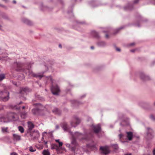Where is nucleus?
I'll list each match as a JSON object with an SVG mask.
<instances>
[{"instance_id":"obj_1","label":"nucleus","mask_w":155,"mask_h":155,"mask_svg":"<svg viewBox=\"0 0 155 155\" xmlns=\"http://www.w3.org/2000/svg\"><path fill=\"white\" fill-rule=\"evenodd\" d=\"M61 126L65 131L69 132L72 136L71 143L74 146L77 145L76 139H78L80 140H91V137H93L94 133L97 134L101 130V125L100 124L96 125H92V128L94 131L91 130L88 131L85 130L83 135L82 134L77 132L73 133L70 130V128L66 122H64L62 123L61 124Z\"/></svg>"},{"instance_id":"obj_2","label":"nucleus","mask_w":155,"mask_h":155,"mask_svg":"<svg viewBox=\"0 0 155 155\" xmlns=\"http://www.w3.org/2000/svg\"><path fill=\"white\" fill-rule=\"evenodd\" d=\"M33 64L34 62H33L27 64H26V68L24 69L25 64L20 62L16 61L14 62L12 65V68L17 71L25 72L26 75H28L30 77L31 76H32L41 79L44 76L43 74L44 72L36 74L34 73L31 69V66Z\"/></svg>"},{"instance_id":"obj_3","label":"nucleus","mask_w":155,"mask_h":155,"mask_svg":"<svg viewBox=\"0 0 155 155\" xmlns=\"http://www.w3.org/2000/svg\"><path fill=\"white\" fill-rule=\"evenodd\" d=\"M45 79L46 81V83L49 81L51 83L52 86L51 87V91L52 94L54 95H58V93L60 91V89L57 84L56 81L53 80L50 75L46 77Z\"/></svg>"},{"instance_id":"obj_4","label":"nucleus","mask_w":155,"mask_h":155,"mask_svg":"<svg viewBox=\"0 0 155 155\" xmlns=\"http://www.w3.org/2000/svg\"><path fill=\"white\" fill-rule=\"evenodd\" d=\"M18 119L16 114L11 113L9 114L8 117L6 118L3 117H0V122L7 123L10 121H16Z\"/></svg>"},{"instance_id":"obj_5","label":"nucleus","mask_w":155,"mask_h":155,"mask_svg":"<svg viewBox=\"0 0 155 155\" xmlns=\"http://www.w3.org/2000/svg\"><path fill=\"white\" fill-rule=\"evenodd\" d=\"M124 115L123 114H120L119 115L118 120H120L122 122H120V124L121 126L129 125V120L128 118H124Z\"/></svg>"},{"instance_id":"obj_6","label":"nucleus","mask_w":155,"mask_h":155,"mask_svg":"<svg viewBox=\"0 0 155 155\" xmlns=\"http://www.w3.org/2000/svg\"><path fill=\"white\" fill-rule=\"evenodd\" d=\"M87 24L85 21H81L78 20H76L74 22L73 28L79 31H81V29L80 28V25H86Z\"/></svg>"},{"instance_id":"obj_7","label":"nucleus","mask_w":155,"mask_h":155,"mask_svg":"<svg viewBox=\"0 0 155 155\" xmlns=\"http://www.w3.org/2000/svg\"><path fill=\"white\" fill-rule=\"evenodd\" d=\"M9 99V93L8 92H0V101H6Z\"/></svg>"},{"instance_id":"obj_8","label":"nucleus","mask_w":155,"mask_h":155,"mask_svg":"<svg viewBox=\"0 0 155 155\" xmlns=\"http://www.w3.org/2000/svg\"><path fill=\"white\" fill-rule=\"evenodd\" d=\"M80 122V119L77 116H74L73 117V120L70 122V124L72 127H75Z\"/></svg>"},{"instance_id":"obj_9","label":"nucleus","mask_w":155,"mask_h":155,"mask_svg":"<svg viewBox=\"0 0 155 155\" xmlns=\"http://www.w3.org/2000/svg\"><path fill=\"white\" fill-rule=\"evenodd\" d=\"M82 0H71L72 2L75 3L77 2H81ZM74 4H73L71 6H69L68 8V10L67 11V14L71 17L74 16L72 12V8L74 6Z\"/></svg>"},{"instance_id":"obj_10","label":"nucleus","mask_w":155,"mask_h":155,"mask_svg":"<svg viewBox=\"0 0 155 155\" xmlns=\"http://www.w3.org/2000/svg\"><path fill=\"white\" fill-rule=\"evenodd\" d=\"M88 4L92 8L97 7L101 5L97 1L94 0H91L88 1Z\"/></svg>"},{"instance_id":"obj_11","label":"nucleus","mask_w":155,"mask_h":155,"mask_svg":"<svg viewBox=\"0 0 155 155\" xmlns=\"http://www.w3.org/2000/svg\"><path fill=\"white\" fill-rule=\"evenodd\" d=\"M100 150L101 151L102 154L105 155L108 154L110 151L107 146H101L100 147Z\"/></svg>"},{"instance_id":"obj_12","label":"nucleus","mask_w":155,"mask_h":155,"mask_svg":"<svg viewBox=\"0 0 155 155\" xmlns=\"http://www.w3.org/2000/svg\"><path fill=\"white\" fill-rule=\"evenodd\" d=\"M139 74L140 79L143 81L148 80L150 79L149 76L145 74L143 72H140L139 73Z\"/></svg>"},{"instance_id":"obj_13","label":"nucleus","mask_w":155,"mask_h":155,"mask_svg":"<svg viewBox=\"0 0 155 155\" xmlns=\"http://www.w3.org/2000/svg\"><path fill=\"white\" fill-rule=\"evenodd\" d=\"M147 130V138L148 139H150L153 137V136L152 135V133L153 132V130L151 128L147 127L146 128Z\"/></svg>"},{"instance_id":"obj_14","label":"nucleus","mask_w":155,"mask_h":155,"mask_svg":"<svg viewBox=\"0 0 155 155\" xmlns=\"http://www.w3.org/2000/svg\"><path fill=\"white\" fill-rule=\"evenodd\" d=\"M89 34L91 37L97 39L100 38H101L99 33L94 30L91 31Z\"/></svg>"},{"instance_id":"obj_15","label":"nucleus","mask_w":155,"mask_h":155,"mask_svg":"<svg viewBox=\"0 0 155 155\" xmlns=\"http://www.w3.org/2000/svg\"><path fill=\"white\" fill-rule=\"evenodd\" d=\"M32 112L33 114L34 115H42L41 114V113L43 112L42 110L38 108H36L33 109L32 110Z\"/></svg>"},{"instance_id":"obj_16","label":"nucleus","mask_w":155,"mask_h":155,"mask_svg":"<svg viewBox=\"0 0 155 155\" xmlns=\"http://www.w3.org/2000/svg\"><path fill=\"white\" fill-rule=\"evenodd\" d=\"M97 46L101 48H104L107 46L106 42L103 41L99 40L96 43Z\"/></svg>"},{"instance_id":"obj_17","label":"nucleus","mask_w":155,"mask_h":155,"mask_svg":"<svg viewBox=\"0 0 155 155\" xmlns=\"http://www.w3.org/2000/svg\"><path fill=\"white\" fill-rule=\"evenodd\" d=\"M133 6L130 2H129L123 7L124 10L126 11H130L133 9Z\"/></svg>"},{"instance_id":"obj_18","label":"nucleus","mask_w":155,"mask_h":155,"mask_svg":"<svg viewBox=\"0 0 155 155\" xmlns=\"http://www.w3.org/2000/svg\"><path fill=\"white\" fill-rule=\"evenodd\" d=\"M49 62L50 65L47 67V69L48 70L53 72L54 70V69H53V67L51 66V65H52L54 67L56 66V63L53 61H49Z\"/></svg>"},{"instance_id":"obj_19","label":"nucleus","mask_w":155,"mask_h":155,"mask_svg":"<svg viewBox=\"0 0 155 155\" xmlns=\"http://www.w3.org/2000/svg\"><path fill=\"white\" fill-rule=\"evenodd\" d=\"M72 106L76 107L83 104L82 102L75 100H73L71 101Z\"/></svg>"},{"instance_id":"obj_20","label":"nucleus","mask_w":155,"mask_h":155,"mask_svg":"<svg viewBox=\"0 0 155 155\" xmlns=\"http://www.w3.org/2000/svg\"><path fill=\"white\" fill-rule=\"evenodd\" d=\"M87 147L92 150H94L96 149V145L92 140V142L91 143H89L87 144Z\"/></svg>"},{"instance_id":"obj_21","label":"nucleus","mask_w":155,"mask_h":155,"mask_svg":"<svg viewBox=\"0 0 155 155\" xmlns=\"http://www.w3.org/2000/svg\"><path fill=\"white\" fill-rule=\"evenodd\" d=\"M29 89L27 87L22 88L20 89V93L24 95L26 94V92H28Z\"/></svg>"},{"instance_id":"obj_22","label":"nucleus","mask_w":155,"mask_h":155,"mask_svg":"<svg viewBox=\"0 0 155 155\" xmlns=\"http://www.w3.org/2000/svg\"><path fill=\"white\" fill-rule=\"evenodd\" d=\"M126 133L127 139L129 140H132L133 137V132L131 131L126 132Z\"/></svg>"},{"instance_id":"obj_23","label":"nucleus","mask_w":155,"mask_h":155,"mask_svg":"<svg viewBox=\"0 0 155 155\" xmlns=\"http://www.w3.org/2000/svg\"><path fill=\"white\" fill-rule=\"evenodd\" d=\"M51 149L52 150L55 149L57 153L58 154H59L60 152H59L58 146L56 144H53L51 145Z\"/></svg>"},{"instance_id":"obj_24","label":"nucleus","mask_w":155,"mask_h":155,"mask_svg":"<svg viewBox=\"0 0 155 155\" xmlns=\"http://www.w3.org/2000/svg\"><path fill=\"white\" fill-rule=\"evenodd\" d=\"M137 19L138 20L136 24H134V25L136 26L139 27L140 26V23L142 22V18L141 16L139 15L137 17Z\"/></svg>"},{"instance_id":"obj_25","label":"nucleus","mask_w":155,"mask_h":155,"mask_svg":"<svg viewBox=\"0 0 155 155\" xmlns=\"http://www.w3.org/2000/svg\"><path fill=\"white\" fill-rule=\"evenodd\" d=\"M52 112L55 114L59 115L61 114V111L58 108L54 107L52 110Z\"/></svg>"},{"instance_id":"obj_26","label":"nucleus","mask_w":155,"mask_h":155,"mask_svg":"<svg viewBox=\"0 0 155 155\" xmlns=\"http://www.w3.org/2000/svg\"><path fill=\"white\" fill-rule=\"evenodd\" d=\"M13 136L14 141H18L21 140V137L19 135L16 134H13Z\"/></svg>"},{"instance_id":"obj_27","label":"nucleus","mask_w":155,"mask_h":155,"mask_svg":"<svg viewBox=\"0 0 155 155\" xmlns=\"http://www.w3.org/2000/svg\"><path fill=\"white\" fill-rule=\"evenodd\" d=\"M41 9L42 10L44 11V10H47L48 11H50L51 9H52V8H50L49 7H47V6H44L42 4H41Z\"/></svg>"},{"instance_id":"obj_28","label":"nucleus","mask_w":155,"mask_h":155,"mask_svg":"<svg viewBox=\"0 0 155 155\" xmlns=\"http://www.w3.org/2000/svg\"><path fill=\"white\" fill-rule=\"evenodd\" d=\"M22 21L24 23L27 24L29 25H31V21L25 18H23L22 19Z\"/></svg>"},{"instance_id":"obj_29","label":"nucleus","mask_w":155,"mask_h":155,"mask_svg":"<svg viewBox=\"0 0 155 155\" xmlns=\"http://www.w3.org/2000/svg\"><path fill=\"white\" fill-rule=\"evenodd\" d=\"M124 28V26H121L118 28H117L115 29L114 32V34H116L119 32V31L122 29H123Z\"/></svg>"},{"instance_id":"obj_30","label":"nucleus","mask_w":155,"mask_h":155,"mask_svg":"<svg viewBox=\"0 0 155 155\" xmlns=\"http://www.w3.org/2000/svg\"><path fill=\"white\" fill-rule=\"evenodd\" d=\"M65 145L66 147H69L71 150L72 151H74L75 148L74 147H72L71 146V145L69 143H66L65 144Z\"/></svg>"},{"instance_id":"obj_31","label":"nucleus","mask_w":155,"mask_h":155,"mask_svg":"<svg viewBox=\"0 0 155 155\" xmlns=\"http://www.w3.org/2000/svg\"><path fill=\"white\" fill-rule=\"evenodd\" d=\"M28 127L30 130H31L34 127V124L31 122H28Z\"/></svg>"},{"instance_id":"obj_32","label":"nucleus","mask_w":155,"mask_h":155,"mask_svg":"<svg viewBox=\"0 0 155 155\" xmlns=\"http://www.w3.org/2000/svg\"><path fill=\"white\" fill-rule=\"evenodd\" d=\"M27 113L25 112H23L21 114V117L23 119H25L27 117Z\"/></svg>"},{"instance_id":"obj_33","label":"nucleus","mask_w":155,"mask_h":155,"mask_svg":"<svg viewBox=\"0 0 155 155\" xmlns=\"http://www.w3.org/2000/svg\"><path fill=\"white\" fill-rule=\"evenodd\" d=\"M8 127H2V132L3 133H8Z\"/></svg>"},{"instance_id":"obj_34","label":"nucleus","mask_w":155,"mask_h":155,"mask_svg":"<svg viewBox=\"0 0 155 155\" xmlns=\"http://www.w3.org/2000/svg\"><path fill=\"white\" fill-rule=\"evenodd\" d=\"M59 152H60L59 154H61L62 153V152L61 150H62L65 151H66V150L64 147H59Z\"/></svg>"},{"instance_id":"obj_35","label":"nucleus","mask_w":155,"mask_h":155,"mask_svg":"<svg viewBox=\"0 0 155 155\" xmlns=\"http://www.w3.org/2000/svg\"><path fill=\"white\" fill-rule=\"evenodd\" d=\"M18 130L21 133H23L24 132V129L21 126H19L18 127Z\"/></svg>"},{"instance_id":"obj_36","label":"nucleus","mask_w":155,"mask_h":155,"mask_svg":"<svg viewBox=\"0 0 155 155\" xmlns=\"http://www.w3.org/2000/svg\"><path fill=\"white\" fill-rule=\"evenodd\" d=\"M43 155H50L49 152L47 150H44L43 152Z\"/></svg>"},{"instance_id":"obj_37","label":"nucleus","mask_w":155,"mask_h":155,"mask_svg":"<svg viewBox=\"0 0 155 155\" xmlns=\"http://www.w3.org/2000/svg\"><path fill=\"white\" fill-rule=\"evenodd\" d=\"M2 17L5 19H8V16L4 13H3L2 14Z\"/></svg>"},{"instance_id":"obj_38","label":"nucleus","mask_w":155,"mask_h":155,"mask_svg":"<svg viewBox=\"0 0 155 155\" xmlns=\"http://www.w3.org/2000/svg\"><path fill=\"white\" fill-rule=\"evenodd\" d=\"M5 78V74H0V81H2Z\"/></svg>"},{"instance_id":"obj_39","label":"nucleus","mask_w":155,"mask_h":155,"mask_svg":"<svg viewBox=\"0 0 155 155\" xmlns=\"http://www.w3.org/2000/svg\"><path fill=\"white\" fill-rule=\"evenodd\" d=\"M57 2L61 5H63L64 4V2L63 0H58Z\"/></svg>"},{"instance_id":"obj_40","label":"nucleus","mask_w":155,"mask_h":155,"mask_svg":"<svg viewBox=\"0 0 155 155\" xmlns=\"http://www.w3.org/2000/svg\"><path fill=\"white\" fill-rule=\"evenodd\" d=\"M119 138L120 140H121V139H124V137H125L124 135L123 134H120L119 135Z\"/></svg>"},{"instance_id":"obj_41","label":"nucleus","mask_w":155,"mask_h":155,"mask_svg":"<svg viewBox=\"0 0 155 155\" xmlns=\"http://www.w3.org/2000/svg\"><path fill=\"white\" fill-rule=\"evenodd\" d=\"M150 118L152 120H155V117L153 115H150Z\"/></svg>"},{"instance_id":"obj_42","label":"nucleus","mask_w":155,"mask_h":155,"mask_svg":"<svg viewBox=\"0 0 155 155\" xmlns=\"http://www.w3.org/2000/svg\"><path fill=\"white\" fill-rule=\"evenodd\" d=\"M29 151L31 152H33L36 150H34L32 147H29Z\"/></svg>"},{"instance_id":"obj_43","label":"nucleus","mask_w":155,"mask_h":155,"mask_svg":"<svg viewBox=\"0 0 155 155\" xmlns=\"http://www.w3.org/2000/svg\"><path fill=\"white\" fill-rule=\"evenodd\" d=\"M7 59V58L3 56L0 57V60H6Z\"/></svg>"},{"instance_id":"obj_44","label":"nucleus","mask_w":155,"mask_h":155,"mask_svg":"<svg viewBox=\"0 0 155 155\" xmlns=\"http://www.w3.org/2000/svg\"><path fill=\"white\" fill-rule=\"evenodd\" d=\"M71 89L70 88H67L65 90L66 92L67 93H68L70 92Z\"/></svg>"},{"instance_id":"obj_45","label":"nucleus","mask_w":155,"mask_h":155,"mask_svg":"<svg viewBox=\"0 0 155 155\" xmlns=\"http://www.w3.org/2000/svg\"><path fill=\"white\" fill-rule=\"evenodd\" d=\"M85 96H86V94H83V95H82L81 96H80V97H79V98L80 99H83L85 97Z\"/></svg>"},{"instance_id":"obj_46","label":"nucleus","mask_w":155,"mask_h":155,"mask_svg":"<svg viewBox=\"0 0 155 155\" xmlns=\"http://www.w3.org/2000/svg\"><path fill=\"white\" fill-rule=\"evenodd\" d=\"M59 146V147H62V146L63 145V143L61 142H60L58 143Z\"/></svg>"},{"instance_id":"obj_47","label":"nucleus","mask_w":155,"mask_h":155,"mask_svg":"<svg viewBox=\"0 0 155 155\" xmlns=\"http://www.w3.org/2000/svg\"><path fill=\"white\" fill-rule=\"evenodd\" d=\"M124 155H132V153H125Z\"/></svg>"},{"instance_id":"obj_48","label":"nucleus","mask_w":155,"mask_h":155,"mask_svg":"<svg viewBox=\"0 0 155 155\" xmlns=\"http://www.w3.org/2000/svg\"><path fill=\"white\" fill-rule=\"evenodd\" d=\"M139 1V0H134V4H137V3Z\"/></svg>"},{"instance_id":"obj_49","label":"nucleus","mask_w":155,"mask_h":155,"mask_svg":"<svg viewBox=\"0 0 155 155\" xmlns=\"http://www.w3.org/2000/svg\"><path fill=\"white\" fill-rule=\"evenodd\" d=\"M11 155H18V154L16 153L13 152L11 153Z\"/></svg>"},{"instance_id":"obj_50","label":"nucleus","mask_w":155,"mask_h":155,"mask_svg":"<svg viewBox=\"0 0 155 155\" xmlns=\"http://www.w3.org/2000/svg\"><path fill=\"white\" fill-rule=\"evenodd\" d=\"M153 155H155V148L153 149L152 151Z\"/></svg>"},{"instance_id":"obj_51","label":"nucleus","mask_w":155,"mask_h":155,"mask_svg":"<svg viewBox=\"0 0 155 155\" xmlns=\"http://www.w3.org/2000/svg\"><path fill=\"white\" fill-rule=\"evenodd\" d=\"M116 50L117 51H120V48H117V47H116Z\"/></svg>"},{"instance_id":"obj_52","label":"nucleus","mask_w":155,"mask_h":155,"mask_svg":"<svg viewBox=\"0 0 155 155\" xmlns=\"http://www.w3.org/2000/svg\"><path fill=\"white\" fill-rule=\"evenodd\" d=\"M105 38L107 39H108L109 38V35L108 34H106Z\"/></svg>"},{"instance_id":"obj_53","label":"nucleus","mask_w":155,"mask_h":155,"mask_svg":"<svg viewBox=\"0 0 155 155\" xmlns=\"http://www.w3.org/2000/svg\"><path fill=\"white\" fill-rule=\"evenodd\" d=\"M3 106L2 105L0 104V110L3 109Z\"/></svg>"},{"instance_id":"obj_54","label":"nucleus","mask_w":155,"mask_h":155,"mask_svg":"<svg viewBox=\"0 0 155 155\" xmlns=\"http://www.w3.org/2000/svg\"><path fill=\"white\" fill-rule=\"evenodd\" d=\"M134 44H135V43H134V42L132 43H130L129 44V45L130 46H133L134 45Z\"/></svg>"},{"instance_id":"obj_55","label":"nucleus","mask_w":155,"mask_h":155,"mask_svg":"<svg viewBox=\"0 0 155 155\" xmlns=\"http://www.w3.org/2000/svg\"><path fill=\"white\" fill-rule=\"evenodd\" d=\"M109 127L110 128H113L114 127V125L112 124H110L109 125Z\"/></svg>"},{"instance_id":"obj_56","label":"nucleus","mask_w":155,"mask_h":155,"mask_svg":"<svg viewBox=\"0 0 155 155\" xmlns=\"http://www.w3.org/2000/svg\"><path fill=\"white\" fill-rule=\"evenodd\" d=\"M59 128V126L58 125H56V129H58Z\"/></svg>"},{"instance_id":"obj_57","label":"nucleus","mask_w":155,"mask_h":155,"mask_svg":"<svg viewBox=\"0 0 155 155\" xmlns=\"http://www.w3.org/2000/svg\"><path fill=\"white\" fill-rule=\"evenodd\" d=\"M135 49H132L130 50V51L134 53L135 51Z\"/></svg>"},{"instance_id":"obj_58","label":"nucleus","mask_w":155,"mask_h":155,"mask_svg":"<svg viewBox=\"0 0 155 155\" xmlns=\"http://www.w3.org/2000/svg\"><path fill=\"white\" fill-rule=\"evenodd\" d=\"M55 141L57 142H58V143H59V142H60V141H59V139H56V140H55Z\"/></svg>"},{"instance_id":"obj_59","label":"nucleus","mask_w":155,"mask_h":155,"mask_svg":"<svg viewBox=\"0 0 155 155\" xmlns=\"http://www.w3.org/2000/svg\"><path fill=\"white\" fill-rule=\"evenodd\" d=\"M44 142L45 144H46L47 143V141H45V140H44Z\"/></svg>"},{"instance_id":"obj_60","label":"nucleus","mask_w":155,"mask_h":155,"mask_svg":"<svg viewBox=\"0 0 155 155\" xmlns=\"http://www.w3.org/2000/svg\"><path fill=\"white\" fill-rule=\"evenodd\" d=\"M115 146V148L116 149H117V148H118V146H117V144H116L114 145Z\"/></svg>"},{"instance_id":"obj_61","label":"nucleus","mask_w":155,"mask_h":155,"mask_svg":"<svg viewBox=\"0 0 155 155\" xmlns=\"http://www.w3.org/2000/svg\"><path fill=\"white\" fill-rule=\"evenodd\" d=\"M13 3H14V4H16V1L15 0H13Z\"/></svg>"},{"instance_id":"obj_62","label":"nucleus","mask_w":155,"mask_h":155,"mask_svg":"<svg viewBox=\"0 0 155 155\" xmlns=\"http://www.w3.org/2000/svg\"><path fill=\"white\" fill-rule=\"evenodd\" d=\"M91 49H94V47L93 46H92L91 47Z\"/></svg>"},{"instance_id":"obj_63","label":"nucleus","mask_w":155,"mask_h":155,"mask_svg":"<svg viewBox=\"0 0 155 155\" xmlns=\"http://www.w3.org/2000/svg\"><path fill=\"white\" fill-rule=\"evenodd\" d=\"M3 1L5 2H8V0H3Z\"/></svg>"},{"instance_id":"obj_64","label":"nucleus","mask_w":155,"mask_h":155,"mask_svg":"<svg viewBox=\"0 0 155 155\" xmlns=\"http://www.w3.org/2000/svg\"><path fill=\"white\" fill-rule=\"evenodd\" d=\"M46 133H47V132H43V133H42V135L43 136V135H44V134H46Z\"/></svg>"}]
</instances>
